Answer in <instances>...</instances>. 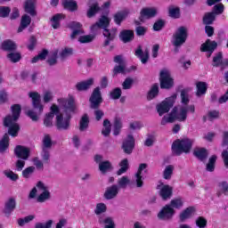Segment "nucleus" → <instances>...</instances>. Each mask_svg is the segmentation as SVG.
Returning a JSON list of instances; mask_svg holds the SVG:
<instances>
[{
	"instance_id": "nucleus-1",
	"label": "nucleus",
	"mask_w": 228,
	"mask_h": 228,
	"mask_svg": "<svg viewBox=\"0 0 228 228\" xmlns=\"http://www.w3.org/2000/svg\"><path fill=\"white\" fill-rule=\"evenodd\" d=\"M58 102L64 109V113L56 115L55 126L58 131H68L70 128V118H72V113H76V103L74 98L70 97L69 99L60 98Z\"/></svg>"
},
{
	"instance_id": "nucleus-2",
	"label": "nucleus",
	"mask_w": 228,
	"mask_h": 228,
	"mask_svg": "<svg viewBox=\"0 0 228 228\" xmlns=\"http://www.w3.org/2000/svg\"><path fill=\"white\" fill-rule=\"evenodd\" d=\"M11 110L12 111V116L9 115L4 118V127H9L8 133L11 136H17L20 130V126H19V124L15 123V121L19 120L22 109L20 104H14L11 107Z\"/></svg>"
},
{
	"instance_id": "nucleus-3",
	"label": "nucleus",
	"mask_w": 228,
	"mask_h": 228,
	"mask_svg": "<svg viewBox=\"0 0 228 228\" xmlns=\"http://www.w3.org/2000/svg\"><path fill=\"white\" fill-rule=\"evenodd\" d=\"M28 97L32 99V106L35 110H30L27 111V117H29L33 122H37V120L40 118V115L44 113V105L40 100V94L37 92H30L28 93Z\"/></svg>"
},
{
	"instance_id": "nucleus-4",
	"label": "nucleus",
	"mask_w": 228,
	"mask_h": 228,
	"mask_svg": "<svg viewBox=\"0 0 228 228\" xmlns=\"http://www.w3.org/2000/svg\"><path fill=\"white\" fill-rule=\"evenodd\" d=\"M186 40H188V28H186V27H179L173 34V38L171 40L175 53H179V49L186 44Z\"/></svg>"
},
{
	"instance_id": "nucleus-5",
	"label": "nucleus",
	"mask_w": 228,
	"mask_h": 228,
	"mask_svg": "<svg viewBox=\"0 0 228 228\" xmlns=\"http://www.w3.org/2000/svg\"><path fill=\"white\" fill-rule=\"evenodd\" d=\"M193 141L191 139L175 141L172 144L173 154L175 156H181L183 152L188 154L191 151Z\"/></svg>"
},
{
	"instance_id": "nucleus-6",
	"label": "nucleus",
	"mask_w": 228,
	"mask_h": 228,
	"mask_svg": "<svg viewBox=\"0 0 228 228\" xmlns=\"http://www.w3.org/2000/svg\"><path fill=\"white\" fill-rule=\"evenodd\" d=\"M175 99H177V94H173L172 96L166 98L160 104L157 105V111L159 117H163L165 113H168L170 111L171 108H174Z\"/></svg>"
},
{
	"instance_id": "nucleus-7",
	"label": "nucleus",
	"mask_w": 228,
	"mask_h": 228,
	"mask_svg": "<svg viewBox=\"0 0 228 228\" xmlns=\"http://www.w3.org/2000/svg\"><path fill=\"white\" fill-rule=\"evenodd\" d=\"M89 102L91 110H99L101 108V104H102V94L100 87L94 89L89 98Z\"/></svg>"
},
{
	"instance_id": "nucleus-8",
	"label": "nucleus",
	"mask_w": 228,
	"mask_h": 228,
	"mask_svg": "<svg viewBox=\"0 0 228 228\" xmlns=\"http://www.w3.org/2000/svg\"><path fill=\"white\" fill-rule=\"evenodd\" d=\"M160 88L170 90L172 86H174V78H172V75H170V71L167 69H163L160 71Z\"/></svg>"
},
{
	"instance_id": "nucleus-9",
	"label": "nucleus",
	"mask_w": 228,
	"mask_h": 228,
	"mask_svg": "<svg viewBox=\"0 0 228 228\" xmlns=\"http://www.w3.org/2000/svg\"><path fill=\"white\" fill-rule=\"evenodd\" d=\"M188 111H190L191 113H195V105L181 106L178 111L176 110V120H178L179 122L186 121V118H188Z\"/></svg>"
},
{
	"instance_id": "nucleus-10",
	"label": "nucleus",
	"mask_w": 228,
	"mask_h": 228,
	"mask_svg": "<svg viewBox=\"0 0 228 228\" xmlns=\"http://www.w3.org/2000/svg\"><path fill=\"white\" fill-rule=\"evenodd\" d=\"M212 67H220V70L222 71L225 70V69H228V59L224 60V53H222V52L216 53L213 57Z\"/></svg>"
},
{
	"instance_id": "nucleus-11",
	"label": "nucleus",
	"mask_w": 228,
	"mask_h": 228,
	"mask_svg": "<svg viewBox=\"0 0 228 228\" xmlns=\"http://www.w3.org/2000/svg\"><path fill=\"white\" fill-rule=\"evenodd\" d=\"M135 143L136 142L134 140V136H133V134H128L126 138L123 141L121 149L123 150L125 154H133Z\"/></svg>"
},
{
	"instance_id": "nucleus-12",
	"label": "nucleus",
	"mask_w": 228,
	"mask_h": 228,
	"mask_svg": "<svg viewBox=\"0 0 228 228\" xmlns=\"http://www.w3.org/2000/svg\"><path fill=\"white\" fill-rule=\"evenodd\" d=\"M157 190H159V196L162 200H168V199H172V195L174 193V188L170 185H165L163 183L157 186Z\"/></svg>"
},
{
	"instance_id": "nucleus-13",
	"label": "nucleus",
	"mask_w": 228,
	"mask_h": 228,
	"mask_svg": "<svg viewBox=\"0 0 228 228\" xmlns=\"http://www.w3.org/2000/svg\"><path fill=\"white\" fill-rule=\"evenodd\" d=\"M14 154L20 159L28 161L31 154V151L29 150V148H27L26 146L17 145L14 149Z\"/></svg>"
},
{
	"instance_id": "nucleus-14",
	"label": "nucleus",
	"mask_w": 228,
	"mask_h": 228,
	"mask_svg": "<svg viewBox=\"0 0 228 228\" xmlns=\"http://www.w3.org/2000/svg\"><path fill=\"white\" fill-rule=\"evenodd\" d=\"M218 47V44L216 41H211V39H208L205 43H203L200 46L201 53H208V58H211L215 50Z\"/></svg>"
},
{
	"instance_id": "nucleus-15",
	"label": "nucleus",
	"mask_w": 228,
	"mask_h": 228,
	"mask_svg": "<svg viewBox=\"0 0 228 228\" xmlns=\"http://www.w3.org/2000/svg\"><path fill=\"white\" fill-rule=\"evenodd\" d=\"M111 20H110V18H108V16L106 15H102V17L100 18L99 21H97L94 25H93L91 27V31L93 33H97V30L102 28L103 30L104 29H108V28L110 27V22Z\"/></svg>"
},
{
	"instance_id": "nucleus-16",
	"label": "nucleus",
	"mask_w": 228,
	"mask_h": 228,
	"mask_svg": "<svg viewBox=\"0 0 228 228\" xmlns=\"http://www.w3.org/2000/svg\"><path fill=\"white\" fill-rule=\"evenodd\" d=\"M68 28L73 30V32L70 35L71 40H74V38H76V37H79V35L85 34V30H83V25L78 21H71L68 25Z\"/></svg>"
},
{
	"instance_id": "nucleus-17",
	"label": "nucleus",
	"mask_w": 228,
	"mask_h": 228,
	"mask_svg": "<svg viewBox=\"0 0 228 228\" xmlns=\"http://www.w3.org/2000/svg\"><path fill=\"white\" fill-rule=\"evenodd\" d=\"M174 215H175V210L171 208L170 205H166L158 214V217L160 220H170Z\"/></svg>"
},
{
	"instance_id": "nucleus-18",
	"label": "nucleus",
	"mask_w": 228,
	"mask_h": 228,
	"mask_svg": "<svg viewBox=\"0 0 228 228\" xmlns=\"http://www.w3.org/2000/svg\"><path fill=\"white\" fill-rule=\"evenodd\" d=\"M102 35L106 38L103 42V47H108V45H110V43L113 42V40H115V38L117 37V28H104Z\"/></svg>"
},
{
	"instance_id": "nucleus-19",
	"label": "nucleus",
	"mask_w": 228,
	"mask_h": 228,
	"mask_svg": "<svg viewBox=\"0 0 228 228\" xmlns=\"http://www.w3.org/2000/svg\"><path fill=\"white\" fill-rule=\"evenodd\" d=\"M57 113H60V109L56 105H52L51 112L45 115V118L44 120V124L45 127H52L53 118H54V115H57Z\"/></svg>"
},
{
	"instance_id": "nucleus-20",
	"label": "nucleus",
	"mask_w": 228,
	"mask_h": 228,
	"mask_svg": "<svg viewBox=\"0 0 228 228\" xmlns=\"http://www.w3.org/2000/svg\"><path fill=\"white\" fill-rule=\"evenodd\" d=\"M15 208H17V201L14 198H10L4 203V213L6 216H10L13 211H15Z\"/></svg>"
},
{
	"instance_id": "nucleus-21",
	"label": "nucleus",
	"mask_w": 228,
	"mask_h": 228,
	"mask_svg": "<svg viewBox=\"0 0 228 228\" xmlns=\"http://www.w3.org/2000/svg\"><path fill=\"white\" fill-rule=\"evenodd\" d=\"M145 168H147V164H141L137 173L134 175V183H135L137 188H142V186H143V176H142V172H143Z\"/></svg>"
},
{
	"instance_id": "nucleus-22",
	"label": "nucleus",
	"mask_w": 228,
	"mask_h": 228,
	"mask_svg": "<svg viewBox=\"0 0 228 228\" xmlns=\"http://www.w3.org/2000/svg\"><path fill=\"white\" fill-rule=\"evenodd\" d=\"M118 185L117 184L107 187L103 194L104 199H106L107 200H111V199H115V197L118 195Z\"/></svg>"
},
{
	"instance_id": "nucleus-23",
	"label": "nucleus",
	"mask_w": 228,
	"mask_h": 228,
	"mask_svg": "<svg viewBox=\"0 0 228 228\" xmlns=\"http://www.w3.org/2000/svg\"><path fill=\"white\" fill-rule=\"evenodd\" d=\"M135 56L141 60L142 63L145 64L149 61V49L146 48L143 52L142 45H139L134 53Z\"/></svg>"
},
{
	"instance_id": "nucleus-24",
	"label": "nucleus",
	"mask_w": 228,
	"mask_h": 228,
	"mask_svg": "<svg viewBox=\"0 0 228 228\" xmlns=\"http://www.w3.org/2000/svg\"><path fill=\"white\" fill-rule=\"evenodd\" d=\"M119 38L124 42V44H128V42H133L134 40V32L133 30L125 29L119 34Z\"/></svg>"
},
{
	"instance_id": "nucleus-25",
	"label": "nucleus",
	"mask_w": 228,
	"mask_h": 228,
	"mask_svg": "<svg viewBox=\"0 0 228 228\" xmlns=\"http://www.w3.org/2000/svg\"><path fill=\"white\" fill-rule=\"evenodd\" d=\"M176 111L177 107H175L167 116H164L161 120V126H167V124L174 123L175 119H177Z\"/></svg>"
},
{
	"instance_id": "nucleus-26",
	"label": "nucleus",
	"mask_w": 228,
	"mask_h": 228,
	"mask_svg": "<svg viewBox=\"0 0 228 228\" xmlns=\"http://www.w3.org/2000/svg\"><path fill=\"white\" fill-rule=\"evenodd\" d=\"M158 11L156 8H142L141 11L140 20H143V19H152V17H156Z\"/></svg>"
},
{
	"instance_id": "nucleus-27",
	"label": "nucleus",
	"mask_w": 228,
	"mask_h": 228,
	"mask_svg": "<svg viewBox=\"0 0 228 228\" xmlns=\"http://www.w3.org/2000/svg\"><path fill=\"white\" fill-rule=\"evenodd\" d=\"M24 10L26 13H28V15H31V17H35L37 15L35 0H27L24 4Z\"/></svg>"
},
{
	"instance_id": "nucleus-28",
	"label": "nucleus",
	"mask_w": 228,
	"mask_h": 228,
	"mask_svg": "<svg viewBox=\"0 0 228 228\" xmlns=\"http://www.w3.org/2000/svg\"><path fill=\"white\" fill-rule=\"evenodd\" d=\"M94 85V78H89L87 80L78 82L76 85V88L78 92H86Z\"/></svg>"
},
{
	"instance_id": "nucleus-29",
	"label": "nucleus",
	"mask_w": 228,
	"mask_h": 228,
	"mask_svg": "<svg viewBox=\"0 0 228 228\" xmlns=\"http://www.w3.org/2000/svg\"><path fill=\"white\" fill-rule=\"evenodd\" d=\"M192 215H195V207H188L180 214V222H186Z\"/></svg>"
},
{
	"instance_id": "nucleus-30",
	"label": "nucleus",
	"mask_w": 228,
	"mask_h": 228,
	"mask_svg": "<svg viewBox=\"0 0 228 228\" xmlns=\"http://www.w3.org/2000/svg\"><path fill=\"white\" fill-rule=\"evenodd\" d=\"M101 12V6H99V4L97 2H94L89 5V9L86 12V17L88 19H92V17H95L97 13Z\"/></svg>"
},
{
	"instance_id": "nucleus-31",
	"label": "nucleus",
	"mask_w": 228,
	"mask_h": 228,
	"mask_svg": "<svg viewBox=\"0 0 228 228\" xmlns=\"http://www.w3.org/2000/svg\"><path fill=\"white\" fill-rule=\"evenodd\" d=\"M10 147V135L5 134L3 138L0 140V154H4Z\"/></svg>"
},
{
	"instance_id": "nucleus-32",
	"label": "nucleus",
	"mask_w": 228,
	"mask_h": 228,
	"mask_svg": "<svg viewBox=\"0 0 228 228\" xmlns=\"http://www.w3.org/2000/svg\"><path fill=\"white\" fill-rule=\"evenodd\" d=\"M62 6L69 12H77V2L75 0H62Z\"/></svg>"
},
{
	"instance_id": "nucleus-33",
	"label": "nucleus",
	"mask_w": 228,
	"mask_h": 228,
	"mask_svg": "<svg viewBox=\"0 0 228 228\" xmlns=\"http://www.w3.org/2000/svg\"><path fill=\"white\" fill-rule=\"evenodd\" d=\"M29 24H31V17H29V15L28 14H24L21 17L20 24L18 28V33H22V31H24V29H26V28H28Z\"/></svg>"
},
{
	"instance_id": "nucleus-34",
	"label": "nucleus",
	"mask_w": 228,
	"mask_h": 228,
	"mask_svg": "<svg viewBox=\"0 0 228 228\" xmlns=\"http://www.w3.org/2000/svg\"><path fill=\"white\" fill-rule=\"evenodd\" d=\"M196 95L197 97H202V95H206L208 92V83L206 82H198L196 83Z\"/></svg>"
},
{
	"instance_id": "nucleus-35",
	"label": "nucleus",
	"mask_w": 228,
	"mask_h": 228,
	"mask_svg": "<svg viewBox=\"0 0 228 228\" xmlns=\"http://www.w3.org/2000/svg\"><path fill=\"white\" fill-rule=\"evenodd\" d=\"M193 154L196 158H198V159H200V161H206L208 156V150L205 148H198L194 150Z\"/></svg>"
},
{
	"instance_id": "nucleus-36",
	"label": "nucleus",
	"mask_w": 228,
	"mask_h": 228,
	"mask_svg": "<svg viewBox=\"0 0 228 228\" xmlns=\"http://www.w3.org/2000/svg\"><path fill=\"white\" fill-rule=\"evenodd\" d=\"M121 129H122V118L120 117H116L114 118V125H113L114 136H118V134H120Z\"/></svg>"
},
{
	"instance_id": "nucleus-37",
	"label": "nucleus",
	"mask_w": 228,
	"mask_h": 228,
	"mask_svg": "<svg viewBox=\"0 0 228 228\" xmlns=\"http://www.w3.org/2000/svg\"><path fill=\"white\" fill-rule=\"evenodd\" d=\"M127 15H129V11L127 10L118 12L114 15V22H116L118 26H120V24L122 23V20H124V19H126Z\"/></svg>"
},
{
	"instance_id": "nucleus-38",
	"label": "nucleus",
	"mask_w": 228,
	"mask_h": 228,
	"mask_svg": "<svg viewBox=\"0 0 228 228\" xmlns=\"http://www.w3.org/2000/svg\"><path fill=\"white\" fill-rule=\"evenodd\" d=\"M120 168L117 171V175H122V174H126L127 170H129V160L127 159H124L119 163Z\"/></svg>"
},
{
	"instance_id": "nucleus-39",
	"label": "nucleus",
	"mask_w": 228,
	"mask_h": 228,
	"mask_svg": "<svg viewBox=\"0 0 228 228\" xmlns=\"http://www.w3.org/2000/svg\"><path fill=\"white\" fill-rule=\"evenodd\" d=\"M2 49L3 51H15L17 49V45L13 41L8 39L3 42Z\"/></svg>"
},
{
	"instance_id": "nucleus-40",
	"label": "nucleus",
	"mask_w": 228,
	"mask_h": 228,
	"mask_svg": "<svg viewBox=\"0 0 228 228\" xmlns=\"http://www.w3.org/2000/svg\"><path fill=\"white\" fill-rule=\"evenodd\" d=\"M215 19H216L215 12H206L203 17V24L209 26L215 22Z\"/></svg>"
},
{
	"instance_id": "nucleus-41",
	"label": "nucleus",
	"mask_w": 228,
	"mask_h": 228,
	"mask_svg": "<svg viewBox=\"0 0 228 228\" xmlns=\"http://www.w3.org/2000/svg\"><path fill=\"white\" fill-rule=\"evenodd\" d=\"M113 167L111 166V162L110 160H105L103 162H100L99 170L102 174H106V172H110L112 170Z\"/></svg>"
},
{
	"instance_id": "nucleus-42",
	"label": "nucleus",
	"mask_w": 228,
	"mask_h": 228,
	"mask_svg": "<svg viewBox=\"0 0 228 228\" xmlns=\"http://www.w3.org/2000/svg\"><path fill=\"white\" fill-rule=\"evenodd\" d=\"M90 124V119L87 114L82 116L79 121V131H86L88 129V125Z\"/></svg>"
},
{
	"instance_id": "nucleus-43",
	"label": "nucleus",
	"mask_w": 228,
	"mask_h": 228,
	"mask_svg": "<svg viewBox=\"0 0 228 228\" xmlns=\"http://www.w3.org/2000/svg\"><path fill=\"white\" fill-rule=\"evenodd\" d=\"M159 94V86H158V84H154L151 90L148 93L147 95V99L148 101H152V99H154L155 97H157V95Z\"/></svg>"
},
{
	"instance_id": "nucleus-44",
	"label": "nucleus",
	"mask_w": 228,
	"mask_h": 228,
	"mask_svg": "<svg viewBox=\"0 0 228 228\" xmlns=\"http://www.w3.org/2000/svg\"><path fill=\"white\" fill-rule=\"evenodd\" d=\"M98 222L99 224H104V228H115V222L113 221V217H100Z\"/></svg>"
},
{
	"instance_id": "nucleus-45",
	"label": "nucleus",
	"mask_w": 228,
	"mask_h": 228,
	"mask_svg": "<svg viewBox=\"0 0 228 228\" xmlns=\"http://www.w3.org/2000/svg\"><path fill=\"white\" fill-rule=\"evenodd\" d=\"M173 209H181L184 206V201L183 200V198L179 197L176 199H174L170 201L169 205Z\"/></svg>"
},
{
	"instance_id": "nucleus-46",
	"label": "nucleus",
	"mask_w": 228,
	"mask_h": 228,
	"mask_svg": "<svg viewBox=\"0 0 228 228\" xmlns=\"http://www.w3.org/2000/svg\"><path fill=\"white\" fill-rule=\"evenodd\" d=\"M61 19H65V15L60 13L55 14L52 18V28H53V29L60 28V20H61Z\"/></svg>"
},
{
	"instance_id": "nucleus-47",
	"label": "nucleus",
	"mask_w": 228,
	"mask_h": 228,
	"mask_svg": "<svg viewBox=\"0 0 228 228\" xmlns=\"http://www.w3.org/2000/svg\"><path fill=\"white\" fill-rule=\"evenodd\" d=\"M168 14L172 19H179L181 17V9L179 7L169 6Z\"/></svg>"
},
{
	"instance_id": "nucleus-48",
	"label": "nucleus",
	"mask_w": 228,
	"mask_h": 228,
	"mask_svg": "<svg viewBox=\"0 0 228 228\" xmlns=\"http://www.w3.org/2000/svg\"><path fill=\"white\" fill-rule=\"evenodd\" d=\"M47 63L53 67L58 63V50L52 52L47 59Z\"/></svg>"
},
{
	"instance_id": "nucleus-49",
	"label": "nucleus",
	"mask_w": 228,
	"mask_h": 228,
	"mask_svg": "<svg viewBox=\"0 0 228 228\" xmlns=\"http://www.w3.org/2000/svg\"><path fill=\"white\" fill-rule=\"evenodd\" d=\"M103 127L102 134H103V136H110V134L111 133V122H110L109 119L103 120Z\"/></svg>"
},
{
	"instance_id": "nucleus-50",
	"label": "nucleus",
	"mask_w": 228,
	"mask_h": 228,
	"mask_svg": "<svg viewBox=\"0 0 228 228\" xmlns=\"http://www.w3.org/2000/svg\"><path fill=\"white\" fill-rule=\"evenodd\" d=\"M174 174V166L168 165L166 167L164 172H163V177L167 181H170L172 179V175Z\"/></svg>"
},
{
	"instance_id": "nucleus-51",
	"label": "nucleus",
	"mask_w": 228,
	"mask_h": 228,
	"mask_svg": "<svg viewBox=\"0 0 228 228\" xmlns=\"http://www.w3.org/2000/svg\"><path fill=\"white\" fill-rule=\"evenodd\" d=\"M49 199H51V191H45L37 198V202H45V200H49Z\"/></svg>"
},
{
	"instance_id": "nucleus-52",
	"label": "nucleus",
	"mask_w": 228,
	"mask_h": 228,
	"mask_svg": "<svg viewBox=\"0 0 228 228\" xmlns=\"http://www.w3.org/2000/svg\"><path fill=\"white\" fill-rule=\"evenodd\" d=\"M216 163V155H213L207 164V171L208 172H215V164Z\"/></svg>"
},
{
	"instance_id": "nucleus-53",
	"label": "nucleus",
	"mask_w": 228,
	"mask_h": 228,
	"mask_svg": "<svg viewBox=\"0 0 228 228\" xmlns=\"http://www.w3.org/2000/svg\"><path fill=\"white\" fill-rule=\"evenodd\" d=\"M121 95L122 89H120V87L114 88L110 94V99H113L114 101H117V99H120Z\"/></svg>"
},
{
	"instance_id": "nucleus-54",
	"label": "nucleus",
	"mask_w": 228,
	"mask_h": 228,
	"mask_svg": "<svg viewBox=\"0 0 228 228\" xmlns=\"http://www.w3.org/2000/svg\"><path fill=\"white\" fill-rule=\"evenodd\" d=\"M3 174L11 181H17L19 179V175L13 173V171L10 169L4 170Z\"/></svg>"
},
{
	"instance_id": "nucleus-55",
	"label": "nucleus",
	"mask_w": 228,
	"mask_h": 228,
	"mask_svg": "<svg viewBox=\"0 0 228 228\" xmlns=\"http://www.w3.org/2000/svg\"><path fill=\"white\" fill-rule=\"evenodd\" d=\"M47 54H49V52L47 50H43L40 53H38L37 56H35L33 59H32V63H37V61H44L45 60V58H47Z\"/></svg>"
},
{
	"instance_id": "nucleus-56",
	"label": "nucleus",
	"mask_w": 228,
	"mask_h": 228,
	"mask_svg": "<svg viewBox=\"0 0 228 228\" xmlns=\"http://www.w3.org/2000/svg\"><path fill=\"white\" fill-rule=\"evenodd\" d=\"M52 147H53V141L51 140V136L45 135L43 139L42 149L51 150Z\"/></svg>"
},
{
	"instance_id": "nucleus-57",
	"label": "nucleus",
	"mask_w": 228,
	"mask_h": 228,
	"mask_svg": "<svg viewBox=\"0 0 228 228\" xmlns=\"http://www.w3.org/2000/svg\"><path fill=\"white\" fill-rule=\"evenodd\" d=\"M33 220H35V216H25L24 218H19L18 225H20V227H24L25 224H29V222Z\"/></svg>"
},
{
	"instance_id": "nucleus-58",
	"label": "nucleus",
	"mask_w": 228,
	"mask_h": 228,
	"mask_svg": "<svg viewBox=\"0 0 228 228\" xmlns=\"http://www.w3.org/2000/svg\"><path fill=\"white\" fill-rule=\"evenodd\" d=\"M196 225L199 228H206V227H208V219H206L204 216H199L196 219Z\"/></svg>"
},
{
	"instance_id": "nucleus-59",
	"label": "nucleus",
	"mask_w": 228,
	"mask_h": 228,
	"mask_svg": "<svg viewBox=\"0 0 228 228\" xmlns=\"http://www.w3.org/2000/svg\"><path fill=\"white\" fill-rule=\"evenodd\" d=\"M41 157L45 163H49L51 159V150L42 149Z\"/></svg>"
},
{
	"instance_id": "nucleus-60",
	"label": "nucleus",
	"mask_w": 228,
	"mask_h": 228,
	"mask_svg": "<svg viewBox=\"0 0 228 228\" xmlns=\"http://www.w3.org/2000/svg\"><path fill=\"white\" fill-rule=\"evenodd\" d=\"M130 181H129V177L127 176H122L118 181V184L119 188H123L126 189L127 188V184H129Z\"/></svg>"
},
{
	"instance_id": "nucleus-61",
	"label": "nucleus",
	"mask_w": 228,
	"mask_h": 228,
	"mask_svg": "<svg viewBox=\"0 0 228 228\" xmlns=\"http://www.w3.org/2000/svg\"><path fill=\"white\" fill-rule=\"evenodd\" d=\"M106 204L104 203H98L96 205V208L94 209L95 215H102V213H106Z\"/></svg>"
},
{
	"instance_id": "nucleus-62",
	"label": "nucleus",
	"mask_w": 228,
	"mask_h": 228,
	"mask_svg": "<svg viewBox=\"0 0 228 228\" xmlns=\"http://www.w3.org/2000/svg\"><path fill=\"white\" fill-rule=\"evenodd\" d=\"M7 58L10 59L12 63H17V61H20V53H11L7 55Z\"/></svg>"
},
{
	"instance_id": "nucleus-63",
	"label": "nucleus",
	"mask_w": 228,
	"mask_h": 228,
	"mask_svg": "<svg viewBox=\"0 0 228 228\" xmlns=\"http://www.w3.org/2000/svg\"><path fill=\"white\" fill-rule=\"evenodd\" d=\"M70 55H72V48H64L60 53V58L61 60H66Z\"/></svg>"
},
{
	"instance_id": "nucleus-64",
	"label": "nucleus",
	"mask_w": 228,
	"mask_h": 228,
	"mask_svg": "<svg viewBox=\"0 0 228 228\" xmlns=\"http://www.w3.org/2000/svg\"><path fill=\"white\" fill-rule=\"evenodd\" d=\"M162 28H165V20H159L153 25L154 31H161Z\"/></svg>"
}]
</instances>
